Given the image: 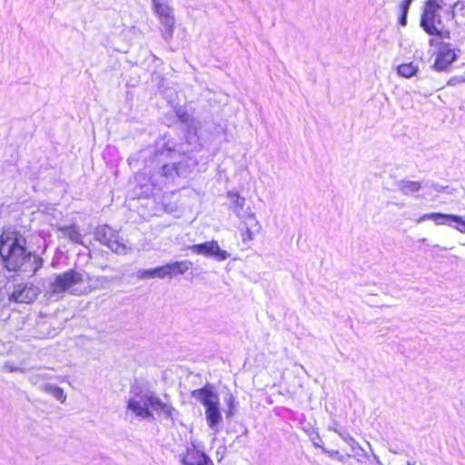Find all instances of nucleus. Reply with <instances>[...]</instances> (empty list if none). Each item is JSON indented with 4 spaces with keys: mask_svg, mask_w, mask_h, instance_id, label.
<instances>
[{
    "mask_svg": "<svg viewBox=\"0 0 465 465\" xmlns=\"http://www.w3.org/2000/svg\"><path fill=\"white\" fill-rule=\"evenodd\" d=\"M232 396H230V406L232 405Z\"/></svg>",
    "mask_w": 465,
    "mask_h": 465,
    "instance_id": "obj_29",
    "label": "nucleus"
},
{
    "mask_svg": "<svg viewBox=\"0 0 465 465\" xmlns=\"http://www.w3.org/2000/svg\"><path fill=\"white\" fill-rule=\"evenodd\" d=\"M140 279H154L158 278L157 267L153 269L141 270L138 272Z\"/></svg>",
    "mask_w": 465,
    "mask_h": 465,
    "instance_id": "obj_22",
    "label": "nucleus"
},
{
    "mask_svg": "<svg viewBox=\"0 0 465 465\" xmlns=\"http://www.w3.org/2000/svg\"><path fill=\"white\" fill-rule=\"evenodd\" d=\"M406 465H413L411 461H407Z\"/></svg>",
    "mask_w": 465,
    "mask_h": 465,
    "instance_id": "obj_30",
    "label": "nucleus"
},
{
    "mask_svg": "<svg viewBox=\"0 0 465 465\" xmlns=\"http://www.w3.org/2000/svg\"><path fill=\"white\" fill-rule=\"evenodd\" d=\"M40 388L43 392L55 399L60 403L65 402L67 395L62 387L50 382H45Z\"/></svg>",
    "mask_w": 465,
    "mask_h": 465,
    "instance_id": "obj_15",
    "label": "nucleus"
},
{
    "mask_svg": "<svg viewBox=\"0 0 465 465\" xmlns=\"http://www.w3.org/2000/svg\"><path fill=\"white\" fill-rule=\"evenodd\" d=\"M0 258L9 272L35 273L43 266V259L26 250V239L14 227L0 233Z\"/></svg>",
    "mask_w": 465,
    "mask_h": 465,
    "instance_id": "obj_1",
    "label": "nucleus"
},
{
    "mask_svg": "<svg viewBox=\"0 0 465 465\" xmlns=\"http://www.w3.org/2000/svg\"><path fill=\"white\" fill-rule=\"evenodd\" d=\"M205 418L208 426L217 431L218 425L222 422L223 417L220 410V405L211 407L205 410Z\"/></svg>",
    "mask_w": 465,
    "mask_h": 465,
    "instance_id": "obj_16",
    "label": "nucleus"
},
{
    "mask_svg": "<svg viewBox=\"0 0 465 465\" xmlns=\"http://www.w3.org/2000/svg\"><path fill=\"white\" fill-rule=\"evenodd\" d=\"M442 5L443 0H426L420 15V25L429 35L438 36L440 39H450V32L449 29L437 28L436 26V19L439 17L437 13Z\"/></svg>",
    "mask_w": 465,
    "mask_h": 465,
    "instance_id": "obj_4",
    "label": "nucleus"
},
{
    "mask_svg": "<svg viewBox=\"0 0 465 465\" xmlns=\"http://www.w3.org/2000/svg\"><path fill=\"white\" fill-rule=\"evenodd\" d=\"M226 196L231 201V207L234 211H241L242 210L244 204H245V198L241 196L238 192L235 191H228L226 193Z\"/></svg>",
    "mask_w": 465,
    "mask_h": 465,
    "instance_id": "obj_20",
    "label": "nucleus"
},
{
    "mask_svg": "<svg viewBox=\"0 0 465 465\" xmlns=\"http://www.w3.org/2000/svg\"><path fill=\"white\" fill-rule=\"evenodd\" d=\"M35 298V292L32 287L18 285L10 295L9 300L17 303H31Z\"/></svg>",
    "mask_w": 465,
    "mask_h": 465,
    "instance_id": "obj_12",
    "label": "nucleus"
},
{
    "mask_svg": "<svg viewBox=\"0 0 465 465\" xmlns=\"http://www.w3.org/2000/svg\"><path fill=\"white\" fill-rule=\"evenodd\" d=\"M95 240L107 246L112 252L122 254L126 252V246L118 232L108 225H101L94 232Z\"/></svg>",
    "mask_w": 465,
    "mask_h": 465,
    "instance_id": "obj_6",
    "label": "nucleus"
},
{
    "mask_svg": "<svg viewBox=\"0 0 465 465\" xmlns=\"http://www.w3.org/2000/svg\"><path fill=\"white\" fill-rule=\"evenodd\" d=\"M183 465H213L212 460L202 451L188 449L182 459Z\"/></svg>",
    "mask_w": 465,
    "mask_h": 465,
    "instance_id": "obj_13",
    "label": "nucleus"
},
{
    "mask_svg": "<svg viewBox=\"0 0 465 465\" xmlns=\"http://www.w3.org/2000/svg\"><path fill=\"white\" fill-rule=\"evenodd\" d=\"M317 447H320L324 452H326L330 457L339 460L340 461H343L344 458L342 455L339 453L338 450H328L324 447L315 444Z\"/></svg>",
    "mask_w": 465,
    "mask_h": 465,
    "instance_id": "obj_25",
    "label": "nucleus"
},
{
    "mask_svg": "<svg viewBox=\"0 0 465 465\" xmlns=\"http://www.w3.org/2000/svg\"><path fill=\"white\" fill-rule=\"evenodd\" d=\"M153 11L161 24V32L170 38L175 28V15L173 6L163 0H152Z\"/></svg>",
    "mask_w": 465,
    "mask_h": 465,
    "instance_id": "obj_5",
    "label": "nucleus"
},
{
    "mask_svg": "<svg viewBox=\"0 0 465 465\" xmlns=\"http://www.w3.org/2000/svg\"><path fill=\"white\" fill-rule=\"evenodd\" d=\"M84 282V274L74 269L67 270L55 276L51 282V291L54 294H61L69 292L72 295H86L90 293L94 288L84 287L78 288L77 285Z\"/></svg>",
    "mask_w": 465,
    "mask_h": 465,
    "instance_id": "obj_3",
    "label": "nucleus"
},
{
    "mask_svg": "<svg viewBox=\"0 0 465 465\" xmlns=\"http://www.w3.org/2000/svg\"><path fill=\"white\" fill-rule=\"evenodd\" d=\"M192 396L199 401L204 406L205 410L220 405V398L218 394L209 385L194 390L192 392Z\"/></svg>",
    "mask_w": 465,
    "mask_h": 465,
    "instance_id": "obj_11",
    "label": "nucleus"
},
{
    "mask_svg": "<svg viewBox=\"0 0 465 465\" xmlns=\"http://www.w3.org/2000/svg\"><path fill=\"white\" fill-rule=\"evenodd\" d=\"M189 261H175L157 267L158 279L173 278L177 275H183L192 266Z\"/></svg>",
    "mask_w": 465,
    "mask_h": 465,
    "instance_id": "obj_9",
    "label": "nucleus"
},
{
    "mask_svg": "<svg viewBox=\"0 0 465 465\" xmlns=\"http://www.w3.org/2000/svg\"><path fill=\"white\" fill-rule=\"evenodd\" d=\"M125 415L131 420L134 419L142 420H153L154 414L153 411L148 408L146 401L145 389L143 383H138L132 386V396L127 401Z\"/></svg>",
    "mask_w": 465,
    "mask_h": 465,
    "instance_id": "obj_2",
    "label": "nucleus"
},
{
    "mask_svg": "<svg viewBox=\"0 0 465 465\" xmlns=\"http://www.w3.org/2000/svg\"><path fill=\"white\" fill-rule=\"evenodd\" d=\"M429 45H430V46H434V45H437L436 40H435L434 38L430 39V40H429Z\"/></svg>",
    "mask_w": 465,
    "mask_h": 465,
    "instance_id": "obj_28",
    "label": "nucleus"
},
{
    "mask_svg": "<svg viewBox=\"0 0 465 465\" xmlns=\"http://www.w3.org/2000/svg\"><path fill=\"white\" fill-rule=\"evenodd\" d=\"M329 430H333L339 434V436L351 447V450L353 453L354 457L363 458L366 456L365 450L348 432L339 431L331 427H330Z\"/></svg>",
    "mask_w": 465,
    "mask_h": 465,
    "instance_id": "obj_14",
    "label": "nucleus"
},
{
    "mask_svg": "<svg viewBox=\"0 0 465 465\" xmlns=\"http://www.w3.org/2000/svg\"><path fill=\"white\" fill-rule=\"evenodd\" d=\"M399 24L403 26L407 25V15L406 14H401V15L399 17Z\"/></svg>",
    "mask_w": 465,
    "mask_h": 465,
    "instance_id": "obj_27",
    "label": "nucleus"
},
{
    "mask_svg": "<svg viewBox=\"0 0 465 465\" xmlns=\"http://www.w3.org/2000/svg\"><path fill=\"white\" fill-rule=\"evenodd\" d=\"M413 0H403L400 5L401 14L408 15L410 5Z\"/></svg>",
    "mask_w": 465,
    "mask_h": 465,
    "instance_id": "obj_26",
    "label": "nucleus"
},
{
    "mask_svg": "<svg viewBox=\"0 0 465 465\" xmlns=\"http://www.w3.org/2000/svg\"><path fill=\"white\" fill-rule=\"evenodd\" d=\"M450 216H452V214L431 213L422 215L418 219V222L432 220L436 224H445L447 221H450Z\"/></svg>",
    "mask_w": 465,
    "mask_h": 465,
    "instance_id": "obj_19",
    "label": "nucleus"
},
{
    "mask_svg": "<svg viewBox=\"0 0 465 465\" xmlns=\"http://www.w3.org/2000/svg\"><path fill=\"white\" fill-rule=\"evenodd\" d=\"M190 249L197 254H203L208 257H214L215 260L223 262L230 257V253L220 248L217 241H208L203 243L193 244Z\"/></svg>",
    "mask_w": 465,
    "mask_h": 465,
    "instance_id": "obj_8",
    "label": "nucleus"
},
{
    "mask_svg": "<svg viewBox=\"0 0 465 465\" xmlns=\"http://www.w3.org/2000/svg\"><path fill=\"white\" fill-rule=\"evenodd\" d=\"M450 222H454L457 223L455 225V229L458 232H460L461 233H465V221L462 219L461 216L452 214V216H450Z\"/></svg>",
    "mask_w": 465,
    "mask_h": 465,
    "instance_id": "obj_23",
    "label": "nucleus"
},
{
    "mask_svg": "<svg viewBox=\"0 0 465 465\" xmlns=\"http://www.w3.org/2000/svg\"><path fill=\"white\" fill-rule=\"evenodd\" d=\"M397 72L400 75L410 78L417 74L418 66L412 62L402 63L398 65Z\"/></svg>",
    "mask_w": 465,
    "mask_h": 465,
    "instance_id": "obj_21",
    "label": "nucleus"
},
{
    "mask_svg": "<svg viewBox=\"0 0 465 465\" xmlns=\"http://www.w3.org/2000/svg\"><path fill=\"white\" fill-rule=\"evenodd\" d=\"M229 415H232V411L231 410L229 411Z\"/></svg>",
    "mask_w": 465,
    "mask_h": 465,
    "instance_id": "obj_31",
    "label": "nucleus"
},
{
    "mask_svg": "<svg viewBox=\"0 0 465 465\" xmlns=\"http://www.w3.org/2000/svg\"><path fill=\"white\" fill-rule=\"evenodd\" d=\"M244 224V228L241 231V238L242 242H249L253 239L258 223L253 218H250Z\"/></svg>",
    "mask_w": 465,
    "mask_h": 465,
    "instance_id": "obj_17",
    "label": "nucleus"
},
{
    "mask_svg": "<svg viewBox=\"0 0 465 465\" xmlns=\"http://www.w3.org/2000/svg\"><path fill=\"white\" fill-rule=\"evenodd\" d=\"M421 188V184L419 182H407L402 185V190L405 193L418 192Z\"/></svg>",
    "mask_w": 465,
    "mask_h": 465,
    "instance_id": "obj_24",
    "label": "nucleus"
},
{
    "mask_svg": "<svg viewBox=\"0 0 465 465\" xmlns=\"http://www.w3.org/2000/svg\"><path fill=\"white\" fill-rule=\"evenodd\" d=\"M60 231L63 232L70 240L76 243H83L82 233L76 225H69L64 226L60 228Z\"/></svg>",
    "mask_w": 465,
    "mask_h": 465,
    "instance_id": "obj_18",
    "label": "nucleus"
},
{
    "mask_svg": "<svg viewBox=\"0 0 465 465\" xmlns=\"http://www.w3.org/2000/svg\"><path fill=\"white\" fill-rule=\"evenodd\" d=\"M144 389L148 408L151 407L158 415H163L167 419L173 420L175 410L163 402L146 384H144Z\"/></svg>",
    "mask_w": 465,
    "mask_h": 465,
    "instance_id": "obj_10",
    "label": "nucleus"
},
{
    "mask_svg": "<svg viewBox=\"0 0 465 465\" xmlns=\"http://www.w3.org/2000/svg\"><path fill=\"white\" fill-rule=\"evenodd\" d=\"M457 57L458 55L452 45L450 43H443L435 52V59L431 68L437 72L447 71Z\"/></svg>",
    "mask_w": 465,
    "mask_h": 465,
    "instance_id": "obj_7",
    "label": "nucleus"
}]
</instances>
